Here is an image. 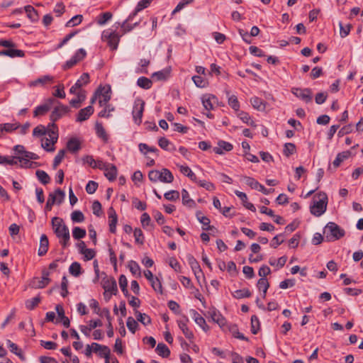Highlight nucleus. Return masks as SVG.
<instances>
[{
  "instance_id": "nucleus-56",
  "label": "nucleus",
  "mask_w": 363,
  "mask_h": 363,
  "mask_svg": "<svg viewBox=\"0 0 363 363\" xmlns=\"http://www.w3.org/2000/svg\"><path fill=\"white\" fill-rule=\"evenodd\" d=\"M192 80L196 86L200 88L206 87L208 84L207 81L201 76L195 75L192 77Z\"/></svg>"
},
{
  "instance_id": "nucleus-52",
  "label": "nucleus",
  "mask_w": 363,
  "mask_h": 363,
  "mask_svg": "<svg viewBox=\"0 0 363 363\" xmlns=\"http://www.w3.org/2000/svg\"><path fill=\"white\" fill-rule=\"evenodd\" d=\"M340 26V34L342 38H345L349 35L351 28H352V25L348 23L346 26H344L342 22L339 23Z\"/></svg>"
},
{
  "instance_id": "nucleus-31",
  "label": "nucleus",
  "mask_w": 363,
  "mask_h": 363,
  "mask_svg": "<svg viewBox=\"0 0 363 363\" xmlns=\"http://www.w3.org/2000/svg\"><path fill=\"white\" fill-rule=\"evenodd\" d=\"M250 102L254 108L258 111H264L266 104L264 101L259 97L255 96L250 99Z\"/></svg>"
},
{
  "instance_id": "nucleus-24",
  "label": "nucleus",
  "mask_w": 363,
  "mask_h": 363,
  "mask_svg": "<svg viewBox=\"0 0 363 363\" xmlns=\"http://www.w3.org/2000/svg\"><path fill=\"white\" fill-rule=\"evenodd\" d=\"M104 171V174L109 181H113L116 179L117 176V168L114 164H110Z\"/></svg>"
},
{
  "instance_id": "nucleus-36",
  "label": "nucleus",
  "mask_w": 363,
  "mask_h": 363,
  "mask_svg": "<svg viewBox=\"0 0 363 363\" xmlns=\"http://www.w3.org/2000/svg\"><path fill=\"white\" fill-rule=\"evenodd\" d=\"M95 130L99 138H101L105 142L108 140V135L101 123L97 122L95 125Z\"/></svg>"
},
{
  "instance_id": "nucleus-33",
  "label": "nucleus",
  "mask_w": 363,
  "mask_h": 363,
  "mask_svg": "<svg viewBox=\"0 0 363 363\" xmlns=\"http://www.w3.org/2000/svg\"><path fill=\"white\" fill-rule=\"evenodd\" d=\"M156 352L157 354L164 357L167 358L170 354V350L168 347L164 343H159L156 347Z\"/></svg>"
},
{
  "instance_id": "nucleus-1",
  "label": "nucleus",
  "mask_w": 363,
  "mask_h": 363,
  "mask_svg": "<svg viewBox=\"0 0 363 363\" xmlns=\"http://www.w3.org/2000/svg\"><path fill=\"white\" fill-rule=\"evenodd\" d=\"M327 205V194L324 192H320L314 196L313 204L310 206V211L313 216L319 217L325 212Z\"/></svg>"
},
{
  "instance_id": "nucleus-41",
  "label": "nucleus",
  "mask_w": 363,
  "mask_h": 363,
  "mask_svg": "<svg viewBox=\"0 0 363 363\" xmlns=\"http://www.w3.org/2000/svg\"><path fill=\"white\" fill-rule=\"evenodd\" d=\"M242 180L245 182V183L250 186L253 189L257 190L259 186V183L255 180L254 178L247 176L242 177Z\"/></svg>"
},
{
  "instance_id": "nucleus-13",
  "label": "nucleus",
  "mask_w": 363,
  "mask_h": 363,
  "mask_svg": "<svg viewBox=\"0 0 363 363\" xmlns=\"http://www.w3.org/2000/svg\"><path fill=\"white\" fill-rule=\"evenodd\" d=\"M108 214L109 218V230L111 233H115L116 231L118 216L113 207L109 208L108 211Z\"/></svg>"
},
{
  "instance_id": "nucleus-54",
  "label": "nucleus",
  "mask_w": 363,
  "mask_h": 363,
  "mask_svg": "<svg viewBox=\"0 0 363 363\" xmlns=\"http://www.w3.org/2000/svg\"><path fill=\"white\" fill-rule=\"evenodd\" d=\"M65 150H64V149L60 150L58 152L57 155L55 157V159H54V161H53V164H52L53 169H56L58 167V165L62 161V160H63V158L65 157Z\"/></svg>"
},
{
  "instance_id": "nucleus-50",
  "label": "nucleus",
  "mask_w": 363,
  "mask_h": 363,
  "mask_svg": "<svg viewBox=\"0 0 363 363\" xmlns=\"http://www.w3.org/2000/svg\"><path fill=\"white\" fill-rule=\"evenodd\" d=\"M72 236L76 240H79L86 236V230L79 227H74L72 230Z\"/></svg>"
},
{
  "instance_id": "nucleus-62",
  "label": "nucleus",
  "mask_w": 363,
  "mask_h": 363,
  "mask_svg": "<svg viewBox=\"0 0 363 363\" xmlns=\"http://www.w3.org/2000/svg\"><path fill=\"white\" fill-rule=\"evenodd\" d=\"M89 83V74L88 73H83L81 77L76 82L75 84H79V88L82 89Z\"/></svg>"
},
{
  "instance_id": "nucleus-44",
  "label": "nucleus",
  "mask_w": 363,
  "mask_h": 363,
  "mask_svg": "<svg viewBox=\"0 0 363 363\" xmlns=\"http://www.w3.org/2000/svg\"><path fill=\"white\" fill-rule=\"evenodd\" d=\"M41 298L39 296H35L31 299H28L26 301V307L28 310H33L40 302Z\"/></svg>"
},
{
  "instance_id": "nucleus-34",
  "label": "nucleus",
  "mask_w": 363,
  "mask_h": 363,
  "mask_svg": "<svg viewBox=\"0 0 363 363\" xmlns=\"http://www.w3.org/2000/svg\"><path fill=\"white\" fill-rule=\"evenodd\" d=\"M24 10L27 13V16L31 20V21L35 22L38 20L37 11L32 6H26L24 7Z\"/></svg>"
},
{
  "instance_id": "nucleus-9",
  "label": "nucleus",
  "mask_w": 363,
  "mask_h": 363,
  "mask_svg": "<svg viewBox=\"0 0 363 363\" xmlns=\"http://www.w3.org/2000/svg\"><path fill=\"white\" fill-rule=\"evenodd\" d=\"M189 318L184 316L182 319L177 320V324L179 329L182 331L185 337L189 340H192L194 337L193 332L187 326Z\"/></svg>"
},
{
  "instance_id": "nucleus-26",
  "label": "nucleus",
  "mask_w": 363,
  "mask_h": 363,
  "mask_svg": "<svg viewBox=\"0 0 363 363\" xmlns=\"http://www.w3.org/2000/svg\"><path fill=\"white\" fill-rule=\"evenodd\" d=\"M50 284L49 281L43 278L35 277L32 279L30 285L34 289H43Z\"/></svg>"
},
{
  "instance_id": "nucleus-27",
  "label": "nucleus",
  "mask_w": 363,
  "mask_h": 363,
  "mask_svg": "<svg viewBox=\"0 0 363 363\" xmlns=\"http://www.w3.org/2000/svg\"><path fill=\"white\" fill-rule=\"evenodd\" d=\"M52 81V77L45 75V76L39 77L34 81L30 82L29 85H30V86H36L38 85L44 86L47 83L51 82Z\"/></svg>"
},
{
  "instance_id": "nucleus-30",
  "label": "nucleus",
  "mask_w": 363,
  "mask_h": 363,
  "mask_svg": "<svg viewBox=\"0 0 363 363\" xmlns=\"http://www.w3.org/2000/svg\"><path fill=\"white\" fill-rule=\"evenodd\" d=\"M187 261L193 272L201 274V269L197 260L191 255H187Z\"/></svg>"
},
{
  "instance_id": "nucleus-2",
  "label": "nucleus",
  "mask_w": 363,
  "mask_h": 363,
  "mask_svg": "<svg viewBox=\"0 0 363 363\" xmlns=\"http://www.w3.org/2000/svg\"><path fill=\"white\" fill-rule=\"evenodd\" d=\"M324 233H326L325 238L329 242L337 240L345 235V230L334 222L327 223Z\"/></svg>"
},
{
  "instance_id": "nucleus-11",
  "label": "nucleus",
  "mask_w": 363,
  "mask_h": 363,
  "mask_svg": "<svg viewBox=\"0 0 363 363\" xmlns=\"http://www.w3.org/2000/svg\"><path fill=\"white\" fill-rule=\"evenodd\" d=\"M94 111V109L91 105L82 108L77 116L76 121L77 122H82L87 120L93 114Z\"/></svg>"
},
{
  "instance_id": "nucleus-5",
  "label": "nucleus",
  "mask_w": 363,
  "mask_h": 363,
  "mask_svg": "<svg viewBox=\"0 0 363 363\" xmlns=\"http://www.w3.org/2000/svg\"><path fill=\"white\" fill-rule=\"evenodd\" d=\"M145 101L142 99H137L134 102L133 109V117L135 123L138 125L142 122V117L144 111Z\"/></svg>"
},
{
  "instance_id": "nucleus-61",
  "label": "nucleus",
  "mask_w": 363,
  "mask_h": 363,
  "mask_svg": "<svg viewBox=\"0 0 363 363\" xmlns=\"http://www.w3.org/2000/svg\"><path fill=\"white\" fill-rule=\"evenodd\" d=\"M83 16L82 15H76L72 17L69 21L67 22V27H73L79 25L82 21Z\"/></svg>"
},
{
  "instance_id": "nucleus-53",
  "label": "nucleus",
  "mask_w": 363,
  "mask_h": 363,
  "mask_svg": "<svg viewBox=\"0 0 363 363\" xmlns=\"http://www.w3.org/2000/svg\"><path fill=\"white\" fill-rule=\"evenodd\" d=\"M126 325L128 330L133 334L138 327V322L133 317L128 318Z\"/></svg>"
},
{
  "instance_id": "nucleus-48",
  "label": "nucleus",
  "mask_w": 363,
  "mask_h": 363,
  "mask_svg": "<svg viewBox=\"0 0 363 363\" xmlns=\"http://www.w3.org/2000/svg\"><path fill=\"white\" fill-rule=\"evenodd\" d=\"M104 108L99 113V116L101 118H108L111 113L114 111V107L111 104L104 105Z\"/></svg>"
},
{
  "instance_id": "nucleus-37",
  "label": "nucleus",
  "mask_w": 363,
  "mask_h": 363,
  "mask_svg": "<svg viewBox=\"0 0 363 363\" xmlns=\"http://www.w3.org/2000/svg\"><path fill=\"white\" fill-rule=\"evenodd\" d=\"M19 157H6L0 155V164L9 165L17 164L19 162Z\"/></svg>"
},
{
  "instance_id": "nucleus-29",
  "label": "nucleus",
  "mask_w": 363,
  "mask_h": 363,
  "mask_svg": "<svg viewBox=\"0 0 363 363\" xmlns=\"http://www.w3.org/2000/svg\"><path fill=\"white\" fill-rule=\"evenodd\" d=\"M67 148L72 152H76L81 148V145L77 138H72L67 143Z\"/></svg>"
},
{
  "instance_id": "nucleus-57",
  "label": "nucleus",
  "mask_w": 363,
  "mask_h": 363,
  "mask_svg": "<svg viewBox=\"0 0 363 363\" xmlns=\"http://www.w3.org/2000/svg\"><path fill=\"white\" fill-rule=\"evenodd\" d=\"M151 286L152 289L157 293H160V294H162V286L160 280L155 277L151 281H150Z\"/></svg>"
},
{
  "instance_id": "nucleus-39",
  "label": "nucleus",
  "mask_w": 363,
  "mask_h": 363,
  "mask_svg": "<svg viewBox=\"0 0 363 363\" xmlns=\"http://www.w3.org/2000/svg\"><path fill=\"white\" fill-rule=\"evenodd\" d=\"M251 296V292L248 289H238L233 292V296L235 298L240 299L243 298H248Z\"/></svg>"
},
{
  "instance_id": "nucleus-28",
  "label": "nucleus",
  "mask_w": 363,
  "mask_h": 363,
  "mask_svg": "<svg viewBox=\"0 0 363 363\" xmlns=\"http://www.w3.org/2000/svg\"><path fill=\"white\" fill-rule=\"evenodd\" d=\"M91 347H93L94 349V351L95 352H99L100 350H102L103 352H104V358H105V360L106 359H110V353H111V350L110 349L108 348V347L107 346H105V345H101L96 342H93L91 344Z\"/></svg>"
},
{
  "instance_id": "nucleus-19",
  "label": "nucleus",
  "mask_w": 363,
  "mask_h": 363,
  "mask_svg": "<svg viewBox=\"0 0 363 363\" xmlns=\"http://www.w3.org/2000/svg\"><path fill=\"white\" fill-rule=\"evenodd\" d=\"M0 55H5L11 58L23 57L25 56V53L21 50L9 48L7 50H0Z\"/></svg>"
},
{
  "instance_id": "nucleus-46",
  "label": "nucleus",
  "mask_w": 363,
  "mask_h": 363,
  "mask_svg": "<svg viewBox=\"0 0 363 363\" xmlns=\"http://www.w3.org/2000/svg\"><path fill=\"white\" fill-rule=\"evenodd\" d=\"M260 323L259 318L255 315L251 317V332L252 334H257L259 330Z\"/></svg>"
},
{
  "instance_id": "nucleus-43",
  "label": "nucleus",
  "mask_w": 363,
  "mask_h": 363,
  "mask_svg": "<svg viewBox=\"0 0 363 363\" xmlns=\"http://www.w3.org/2000/svg\"><path fill=\"white\" fill-rule=\"evenodd\" d=\"M50 111V106L49 105H40L35 108V109L33 111V116L38 117L40 116L45 115L47 112Z\"/></svg>"
},
{
  "instance_id": "nucleus-40",
  "label": "nucleus",
  "mask_w": 363,
  "mask_h": 363,
  "mask_svg": "<svg viewBox=\"0 0 363 363\" xmlns=\"http://www.w3.org/2000/svg\"><path fill=\"white\" fill-rule=\"evenodd\" d=\"M137 84L143 89H148L152 86V82L150 79L141 77L138 79Z\"/></svg>"
},
{
  "instance_id": "nucleus-45",
  "label": "nucleus",
  "mask_w": 363,
  "mask_h": 363,
  "mask_svg": "<svg viewBox=\"0 0 363 363\" xmlns=\"http://www.w3.org/2000/svg\"><path fill=\"white\" fill-rule=\"evenodd\" d=\"M257 286L259 291L262 290L266 295L269 287V283L266 278H260L257 281Z\"/></svg>"
},
{
  "instance_id": "nucleus-4",
  "label": "nucleus",
  "mask_w": 363,
  "mask_h": 363,
  "mask_svg": "<svg viewBox=\"0 0 363 363\" xmlns=\"http://www.w3.org/2000/svg\"><path fill=\"white\" fill-rule=\"evenodd\" d=\"M101 38L103 40L107 42L108 45L112 50H115L118 48L120 35L116 33V30L111 29L104 30Z\"/></svg>"
},
{
  "instance_id": "nucleus-59",
  "label": "nucleus",
  "mask_w": 363,
  "mask_h": 363,
  "mask_svg": "<svg viewBox=\"0 0 363 363\" xmlns=\"http://www.w3.org/2000/svg\"><path fill=\"white\" fill-rule=\"evenodd\" d=\"M128 267L133 275L140 276V268L136 262L131 260L128 264Z\"/></svg>"
},
{
  "instance_id": "nucleus-23",
  "label": "nucleus",
  "mask_w": 363,
  "mask_h": 363,
  "mask_svg": "<svg viewBox=\"0 0 363 363\" xmlns=\"http://www.w3.org/2000/svg\"><path fill=\"white\" fill-rule=\"evenodd\" d=\"M182 203L189 208L196 207V202L189 196V192L183 189L182 191Z\"/></svg>"
},
{
  "instance_id": "nucleus-7",
  "label": "nucleus",
  "mask_w": 363,
  "mask_h": 363,
  "mask_svg": "<svg viewBox=\"0 0 363 363\" xmlns=\"http://www.w3.org/2000/svg\"><path fill=\"white\" fill-rule=\"evenodd\" d=\"M103 288L105 290L104 296H106V292H110L111 294L116 295L118 292L116 281L114 278H106L103 279Z\"/></svg>"
},
{
  "instance_id": "nucleus-22",
  "label": "nucleus",
  "mask_w": 363,
  "mask_h": 363,
  "mask_svg": "<svg viewBox=\"0 0 363 363\" xmlns=\"http://www.w3.org/2000/svg\"><path fill=\"white\" fill-rule=\"evenodd\" d=\"M160 172V177L159 181L164 183H172L174 180V176L172 173L166 168H163Z\"/></svg>"
},
{
  "instance_id": "nucleus-12",
  "label": "nucleus",
  "mask_w": 363,
  "mask_h": 363,
  "mask_svg": "<svg viewBox=\"0 0 363 363\" xmlns=\"http://www.w3.org/2000/svg\"><path fill=\"white\" fill-rule=\"evenodd\" d=\"M233 145L224 140H220L218 146L213 147V152L218 155H223L225 152H229L233 150Z\"/></svg>"
},
{
  "instance_id": "nucleus-14",
  "label": "nucleus",
  "mask_w": 363,
  "mask_h": 363,
  "mask_svg": "<svg viewBox=\"0 0 363 363\" xmlns=\"http://www.w3.org/2000/svg\"><path fill=\"white\" fill-rule=\"evenodd\" d=\"M216 97L212 94H205L201 98L203 106L207 111H211L213 109V104L216 101Z\"/></svg>"
},
{
  "instance_id": "nucleus-55",
  "label": "nucleus",
  "mask_w": 363,
  "mask_h": 363,
  "mask_svg": "<svg viewBox=\"0 0 363 363\" xmlns=\"http://www.w3.org/2000/svg\"><path fill=\"white\" fill-rule=\"evenodd\" d=\"M72 220L74 223H82L84 220V216L80 211H74L71 214Z\"/></svg>"
},
{
  "instance_id": "nucleus-63",
  "label": "nucleus",
  "mask_w": 363,
  "mask_h": 363,
  "mask_svg": "<svg viewBox=\"0 0 363 363\" xmlns=\"http://www.w3.org/2000/svg\"><path fill=\"white\" fill-rule=\"evenodd\" d=\"M56 203V195H54L53 194H49V196H48V201H47V203H46V205H45V210L46 211H50L52 210V206Z\"/></svg>"
},
{
  "instance_id": "nucleus-35",
  "label": "nucleus",
  "mask_w": 363,
  "mask_h": 363,
  "mask_svg": "<svg viewBox=\"0 0 363 363\" xmlns=\"http://www.w3.org/2000/svg\"><path fill=\"white\" fill-rule=\"evenodd\" d=\"M238 116L240 118V119L245 123L252 126V127H256L257 125L256 123H255L254 121H252L251 119V117L249 115V113H246V112H244V111H240L238 113Z\"/></svg>"
},
{
  "instance_id": "nucleus-3",
  "label": "nucleus",
  "mask_w": 363,
  "mask_h": 363,
  "mask_svg": "<svg viewBox=\"0 0 363 363\" xmlns=\"http://www.w3.org/2000/svg\"><path fill=\"white\" fill-rule=\"evenodd\" d=\"M89 306L94 309L95 313L100 316H105L108 320V331L107 335L108 337H112L113 336V329L111 324V317L110 315L109 310L108 308H104L101 310L99 308V302L94 298H91L89 301Z\"/></svg>"
},
{
  "instance_id": "nucleus-49",
  "label": "nucleus",
  "mask_w": 363,
  "mask_h": 363,
  "mask_svg": "<svg viewBox=\"0 0 363 363\" xmlns=\"http://www.w3.org/2000/svg\"><path fill=\"white\" fill-rule=\"evenodd\" d=\"M1 127L3 128L4 132L11 133L20 127V123H2L1 124Z\"/></svg>"
},
{
  "instance_id": "nucleus-32",
  "label": "nucleus",
  "mask_w": 363,
  "mask_h": 363,
  "mask_svg": "<svg viewBox=\"0 0 363 363\" xmlns=\"http://www.w3.org/2000/svg\"><path fill=\"white\" fill-rule=\"evenodd\" d=\"M135 315L138 321L140 322L144 325H147L151 323V318L146 313H140L135 310Z\"/></svg>"
},
{
  "instance_id": "nucleus-17",
  "label": "nucleus",
  "mask_w": 363,
  "mask_h": 363,
  "mask_svg": "<svg viewBox=\"0 0 363 363\" xmlns=\"http://www.w3.org/2000/svg\"><path fill=\"white\" fill-rule=\"evenodd\" d=\"M190 313L196 324H198L204 331H207L209 328L206 324L205 319L195 310L192 309Z\"/></svg>"
},
{
  "instance_id": "nucleus-20",
  "label": "nucleus",
  "mask_w": 363,
  "mask_h": 363,
  "mask_svg": "<svg viewBox=\"0 0 363 363\" xmlns=\"http://www.w3.org/2000/svg\"><path fill=\"white\" fill-rule=\"evenodd\" d=\"M235 194L238 197L240 198V199L242 202V205L246 208H247L253 212L256 211V208H255V206L252 203L247 201V196L245 193L240 191L238 190H236V191H235Z\"/></svg>"
},
{
  "instance_id": "nucleus-21",
  "label": "nucleus",
  "mask_w": 363,
  "mask_h": 363,
  "mask_svg": "<svg viewBox=\"0 0 363 363\" xmlns=\"http://www.w3.org/2000/svg\"><path fill=\"white\" fill-rule=\"evenodd\" d=\"M352 153L350 150L343 151L337 155L336 158L333 162V165L335 168H337L340 166L341 163L345 160L348 159L351 156Z\"/></svg>"
},
{
  "instance_id": "nucleus-15",
  "label": "nucleus",
  "mask_w": 363,
  "mask_h": 363,
  "mask_svg": "<svg viewBox=\"0 0 363 363\" xmlns=\"http://www.w3.org/2000/svg\"><path fill=\"white\" fill-rule=\"evenodd\" d=\"M86 99V91L80 89L77 92L76 98L72 99L69 101V104L72 107L78 108L81 106V104Z\"/></svg>"
},
{
  "instance_id": "nucleus-51",
  "label": "nucleus",
  "mask_w": 363,
  "mask_h": 363,
  "mask_svg": "<svg viewBox=\"0 0 363 363\" xmlns=\"http://www.w3.org/2000/svg\"><path fill=\"white\" fill-rule=\"evenodd\" d=\"M283 152L285 156L289 157L296 152V145L291 143H286Z\"/></svg>"
},
{
  "instance_id": "nucleus-42",
  "label": "nucleus",
  "mask_w": 363,
  "mask_h": 363,
  "mask_svg": "<svg viewBox=\"0 0 363 363\" xmlns=\"http://www.w3.org/2000/svg\"><path fill=\"white\" fill-rule=\"evenodd\" d=\"M35 174L38 180L45 185L50 181L49 175L43 170H37Z\"/></svg>"
},
{
  "instance_id": "nucleus-38",
  "label": "nucleus",
  "mask_w": 363,
  "mask_h": 363,
  "mask_svg": "<svg viewBox=\"0 0 363 363\" xmlns=\"http://www.w3.org/2000/svg\"><path fill=\"white\" fill-rule=\"evenodd\" d=\"M69 272L74 277H78L82 274L81 264L77 262H74L69 266Z\"/></svg>"
},
{
  "instance_id": "nucleus-16",
  "label": "nucleus",
  "mask_w": 363,
  "mask_h": 363,
  "mask_svg": "<svg viewBox=\"0 0 363 363\" xmlns=\"http://www.w3.org/2000/svg\"><path fill=\"white\" fill-rule=\"evenodd\" d=\"M99 89L101 91V94L103 96V99H100L99 101V106L102 107V106H104V105L109 104L108 101L111 100V90L110 86H107L106 87V86H104V87L100 86Z\"/></svg>"
},
{
  "instance_id": "nucleus-18",
  "label": "nucleus",
  "mask_w": 363,
  "mask_h": 363,
  "mask_svg": "<svg viewBox=\"0 0 363 363\" xmlns=\"http://www.w3.org/2000/svg\"><path fill=\"white\" fill-rule=\"evenodd\" d=\"M49 247V240L48 236L45 234H43L40 236V246L38 248V254L39 256H44L48 250Z\"/></svg>"
},
{
  "instance_id": "nucleus-6",
  "label": "nucleus",
  "mask_w": 363,
  "mask_h": 363,
  "mask_svg": "<svg viewBox=\"0 0 363 363\" xmlns=\"http://www.w3.org/2000/svg\"><path fill=\"white\" fill-rule=\"evenodd\" d=\"M57 103L59 105L54 108L50 116L51 122L54 123L70 111L67 106Z\"/></svg>"
},
{
  "instance_id": "nucleus-58",
  "label": "nucleus",
  "mask_w": 363,
  "mask_h": 363,
  "mask_svg": "<svg viewBox=\"0 0 363 363\" xmlns=\"http://www.w3.org/2000/svg\"><path fill=\"white\" fill-rule=\"evenodd\" d=\"M228 104L233 109L236 111H238L240 108V103L237 96L235 95H231L228 97Z\"/></svg>"
},
{
  "instance_id": "nucleus-10",
  "label": "nucleus",
  "mask_w": 363,
  "mask_h": 363,
  "mask_svg": "<svg viewBox=\"0 0 363 363\" xmlns=\"http://www.w3.org/2000/svg\"><path fill=\"white\" fill-rule=\"evenodd\" d=\"M46 135H48L50 139L52 145H54L58 139V128L57 125L54 123H50L48 125L46 129Z\"/></svg>"
},
{
  "instance_id": "nucleus-25",
  "label": "nucleus",
  "mask_w": 363,
  "mask_h": 363,
  "mask_svg": "<svg viewBox=\"0 0 363 363\" xmlns=\"http://www.w3.org/2000/svg\"><path fill=\"white\" fill-rule=\"evenodd\" d=\"M56 311L57 313L58 317L62 320V324L65 328H69L70 321L69 319L65 316V311L63 307L61 305H57L55 307Z\"/></svg>"
},
{
  "instance_id": "nucleus-64",
  "label": "nucleus",
  "mask_w": 363,
  "mask_h": 363,
  "mask_svg": "<svg viewBox=\"0 0 363 363\" xmlns=\"http://www.w3.org/2000/svg\"><path fill=\"white\" fill-rule=\"evenodd\" d=\"M112 18V13L111 12H105L100 15L97 23L99 25H104L108 21Z\"/></svg>"
},
{
  "instance_id": "nucleus-8",
  "label": "nucleus",
  "mask_w": 363,
  "mask_h": 363,
  "mask_svg": "<svg viewBox=\"0 0 363 363\" xmlns=\"http://www.w3.org/2000/svg\"><path fill=\"white\" fill-rule=\"evenodd\" d=\"M291 92L298 98H300L306 103L311 102L312 100V91L310 89L293 88Z\"/></svg>"
},
{
  "instance_id": "nucleus-47",
  "label": "nucleus",
  "mask_w": 363,
  "mask_h": 363,
  "mask_svg": "<svg viewBox=\"0 0 363 363\" xmlns=\"http://www.w3.org/2000/svg\"><path fill=\"white\" fill-rule=\"evenodd\" d=\"M6 344L10 351L21 358H23L21 350L18 348V345L12 342L10 340H7Z\"/></svg>"
},
{
  "instance_id": "nucleus-60",
  "label": "nucleus",
  "mask_w": 363,
  "mask_h": 363,
  "mask_svg": "<svg viewBox=\"0 0 363 363\" xmlns=\"http://www.w3.org/2000/svg\"><path fill=\"white\" fill-rule=\"evenodd\" d=\"M199 221L203 225L202 229L203 230H212L215 229L214 226L210 225V219L206 216L201 218Z\"/></svg>"
}]
</instances>
